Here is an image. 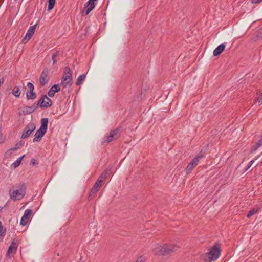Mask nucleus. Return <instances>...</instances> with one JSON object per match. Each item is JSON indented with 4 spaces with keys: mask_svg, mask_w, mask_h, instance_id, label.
<instances>
[{
    "mask_svg": "<svg viewBox=\"0 0 262 262\" xmlns=\"http://www.w3.org/2000/svg\"><path fill=\"white\" fill-rule=\"evenodd\" d=\"M48 121L49 120L48 118H43L41 119V126L34 134L33 142H39L41 140L42 137L47 132Z\"/></svg>",
    "mask_w": 262,
    "mask_h": 262,
    "instance_id": "f257e3e1",
    "label": "nucleus"
},
{
    "mask_svg": "<svg viewBox=\"0 0 262 262\" xmlns=\"http://www.w3.org/2000/svg\"><path fill=\"white\" fill-rule=\"evenodd\" d=\"M221 253V250L220 245L215 244L209 249L207 253L208 256V262H211L217 260L220 257Z\"/></svg>",
    "mask_w": 262,
    "mask_h": 262,
    "instance_id": "f03ea898",
    "label": "nucleus"
},
{
    "mask_svg": "<svg viewBox=\"0 0 262 262\" xmlns=\"http://www.w3.org/2000/svg\"><path fill=\"white\" fill-rule=\"evenodd\" d=\"M10 199L13 201L20 200L23 199L26 193V187L24 184L20 186L18 189L15 190L11 192L9 191Z\"/></svg>",
    "mask_w": 262,
    "mask_h": 262,
    "instance_id": "7ed1b4c3",
    "label": "nucleus"
},
{
    "mask_svg": "<svg viewBox=\"0 0 262 262\" xmlns=\"http://www.w3.org/2000/svg\"><path fill=\"white\" fill-rule=\"evenodd\" d=\"M72 80V74L71 69L69 67L64 68V74L61 79V84L63 88L67 87L68 85H71V81Z\"/></svg>",
    "mask_w": 262,
    "mask_h": 262,
    "instance_id": "20e7f679",
    "label": "nucleus"
},
{
    "mask_svg": "<svg viewBox=\"0 0 262 262\" xmlns=\"http://www.w3.org/2000/svg\"><path fill=\"white\" fill-rule=\"evenodd\" d=\"M36 105H38V106H39L41 108H48L52 105V102L46 95H43L38 100Z\"/></svg>",
    "mask_w": 262,
    "mask_h": 262,
    "instance_id": "39448f33",
    "label": "nucleus"
},
{
    "mask_svg": "<svg viewBox=\"0 0 262 262\" xmlns=\"http://www.w3.org/2000/svg\"><path fill=\"white\" fill-rule=\"evenodd\" d=\"M35 129L36 125L35 123L33 122H30L25 127L21 138L22 139H26L28 138Z\"/></svg>",
    "mask_w": 262,
    "mask_h": 262,
    "instance_id": "423d86ee",
    "label": "nucleus"
},
{
    "mask_svg": "<svg viewBox=\"0 0 262 262\" xmlns=\"http://www.w3.org/2000/svg\"><path fill=\"white\" fill-rule=\"evenodd\" d=\"M202 157V155L199 154L198 156L193 158L192 161L187 165L186 170L187 173H190L191 170L197 166L200 159Z\"/></svg>",
    "mask_w": 262,
    "mask_h": 262,
    "instance_id": "0eeeda50",
    "label": "nucleus"
},
{
    "mask_svg": "<svg viewBox=\"0 0 262 262\" xmlns=\"http://www.w3.org/2000/svg\"><path fill=\"white\" fill-rule=\"evenodd\" d=\"M49 71L47 69H45L41 72L39 78V82L41 86H45L49 80Z\"/></svg>",
    "mask_w": 262,
    "mask_h": 262,
    "instance_id": "6e6552de",
    "label": "nucleus"
},
{
    "mask_svg": "<svg viewBox=\"0 0 262 262\" xmlns=\"http://www.w3.org/2000/svg\"><path fill=\"white\" fill-rule=\"evenodd\" d=\"M38 107V105L34 104L31 106H25L23 107V109L18 113L19 115H26L32 113Z\"/></svg>",
    "mask_w": 262,
    "mask_h": 262,
    "instance_id": "1a4fd4ad",
    "label": "nucleus"
},
{
    "mask_svg": "<svg viewBox=\"0 0 262 262\" xmlns=\"http://www.w3.org/2000/svg\"><path fill=\"white\" fill-rule=\"evenodd\" d=\"M32 211L31 209H26L24 213L20 220V225L24 226L27 225L28 222L29 221L30 217L32 215Z\"/></svg>",
    "mask_w": 262,
    "mask_h": 262,
    "instance_id": "9d476101",
    "label": "nucleus"
},
{
    "mask_svg": "<svg viewBox=\"0 0 262 262\" xmlns=\"http://www.w3.org/2000/svg\"><path fill=\"white\" fill-rule=\"evenodd\" d=\"M36 25L32 26L29 27L28 30L25 36L23 39V42L26 43L32 37L35 32V30L36 28Z\"/></svg>",
    "mask_w": 262,
    "mask_h": 262,
    "instance_id": "9b49d317",
    "label": "nucleus"
},
{
    "mask_svg": "<svg viewBox=\"0 0 262 262\" xmlns=\"http://www.w3.org/2000/svg\"><path fill=\"white\" fill-rule=\"evenodd\" d=\"M108 174V173L106 171H105L103 173H102L101 174L99 177L98 179L95 183L94 186L99 190L100 188L102 186V183L107 177Z\"/></svg>",
    "mask_w": 262,
    "mask_h": 262,
    "instance_id": "f8f14e48",
    "label": "nucleus"
},
{
    "mask_svg": "<svg viewBox=\"0 0 262 262\" xmlns=\"http://www.w3.org/2000/svg\"><path fill=\"white\" fill-rule=\"evenodd\" d=\"M164 251H165V255L169 254L171 252H173L177 250L179 248V246H178L177 244H168V245L165 244V245H164Z\"/></svg>",
    "mask_w": 262,
    "mask_h": 262,
    "instance_id": "ddd939ff",
    "label": "nucleus"
},
{
    "mask_svg": "<svg viewBox=\"0 0 262 262\" xmlns=\"http://www.w3.org/2000/svg\"><path fill=\"white\" fill-rule=\"evenodd\" d=\"M95 7V4L92 0H89L85 4L83 13L88 15Z\"/></svg>",
    "mask_w": 262,
    "mask_h": 262,
    "instance_id": "4468645a",
    "label": "nucleus"
},
{
    "mask_svg": "<svg viewBox=\"0 0 262 262\" xmlns=\"http://www.w3.org/2000/svg\"><path fill=\"white\" fill-rule=\"evenodd\" d=\"M164 246L159 244L155 245L153 248V252L155 255H165V251H164Z\"/></svg>",
    "mask_w": 262,
    "mask_h": 262,
    "instance_id": "2eb2a0df",
    "label": "nucleus"
},
{
    "mask_svg": "<svg viewBox=\"0 0 262 262\" xmlns=\"http://www.w3.org/2000/svg\"><path fill=\"white\" fill-rule=\"evenodd\" d=\"M118 130L117 129L111 130L109 135L106 137L104 142H110L114 139L118 138Z\"/></svg>",
    "mask_w": 262,
    "mask_h": 262,
    "instance_id": "dca6fc26",
    "label": "nucleus"
},
{
    "mask_svg": "<svg viewBox=\"0 0 262 262\" xmlns=\"http://www.w3.org/2000/svg\"><path fill=\"white\" fill-rule=\"evenodd\" d=\"M225 43H222L218 46L213 51V55L214 56H217L220 55L225 50Z\"/></svg>",
    "mask_w": 262,
    "mask_h": 262,
    "instance_id": "f3484780",
    "label": "nucleus"
},
{
    "mask_svg": "<svg viewBox=\"0 0 262 262\" xmlns=\"http://www.w3.org/2000/svg\"><path fill=\"white\" fill-rule=\"evenodd\" d=\"M17 243L13 240L8 250L7 254L10 255L13 252L15 253L17 249Z\"/></svg>",
    "mask_w": 262,
    "mask_h": 262,
    "instance_id": "a211bd4d",
    "label": "nucleus"
},
{
    "mask_svg": "<svg viewBox=\"0 0 262 262\" xmlns=\"http://www.w3.org/2000/svg\"><path fill=\"white\" fill-rule=\"evenodd\" d=\"M262 145V133L259 140L254 144L252 149L251 152H254L257 150Z\"/></svg>",
    "mask_w": 262,
    "mask_h": 262,
    "instance_id": "6ab92c4d",
    "label": "nucleus"
},
{
    "mask_svg": "<svg viewBox=\"0 0 262 262\" xmlns=\"http://www.w3.org/2000/svg\"><path fill=\"white\" fill-rule=\"evenodd\" d=\"M36 98V94L34 91H27L26 92V98L28 100L35 99Z\"/></svg>",
    "mask_w": 262,
    "mask_h": 262,
    "instance_id": "aec40b11",
    "label": "nucleus"
},
{
    "mask_svg": "<svg viewBox=\"0 0 262 262\" xmlns=\"http://www.w3.org/2000/svg\"><path fill=\"white\" fill-rule=\"evenodd\" d=\"M86 78V75L85 74L80 75L77 78V81L76 82V84L77 85H81L83 82L84 81Z\"/></svg>",
    "mask_w": 262,
    "mask_h": 262,
    "instance_id": "412c9836",
    "label": "nucleus"
},
{
    "mask_svg": "<svg viewBox=\"0 0 262 262\" xmlns=\"http://www.w3.org/2000/svg\"><path fill=\"white\" fill-rule=\"evenodd\" d=\"M12 94L16 97L18 98L21 94V91L18 86H15L12 91Z\"/></svg>",
    "mask_w": 262,
    "mask_h": 262,
    "instance_id": "4be33fe9",
    "label": "nucleus"
},
{
    "mask_svg": "<svg viewBox=\"0 0 262 262\" xmlns=\"http://www.w3.org/2000/svg\"><path fill=\"white\" fill-rule=\"evenodd\" d=\"M24 157L25 155H23L22 156L19 157L15 161L12 163V166L13 168H15L17 167L20 164L21 161Z\"/></svg>",
    "mask_w": 262,
    "mask_h": 262,
    "instance_id": "5701e85b",
    "label": "nucleus"
},
{
    "mask_svg": "<svg viewBox=\"0 0 262 262\" xmlns=\"http://www.w3.org/2000/svg\"><path fill=\"white\" fill-rule=\"evenodd\" d=\"M6 229L3 228L1 222H0V242H1L5 235Z\"/></svg>",
    "mask_w": 262,
    "mask_h": 262,
    "instance_id": "b1692460",
    "label": "nucleus"
},
{
    "mask_svg": "<svg viewBox=\"0 0 262 262\" xmlns=\"http://www.w3.org/2000/svg\"><path fill=\"white\" fill-rule=\"evenodd\" d=\"M258 211V208H253L252 209H251L248 212V213L247 214V217L248 218L251 217L252 216H253L254 214H255Z\"/></svg>",
    "mask_w": 262,
    "mask_h": 262,
    "instance_id": "393cba45",
    "label": "nucleus"
},
{
    "mask_svg": "<svg viewBox=\"0 0 262 262\" xmlns=\"http://www.w3.org/2000/svg\"><path fill=\"white\" fill-rule=\"evenodd\" d=\"M55 4V0H48V10H51Z\"/></svg>",
    "mask_w": 262,
    "mask_h": 262,
    "instance_id": "a878e982",
    "label": "nucleus"
},
{
    "mask_svg": "<svg viewBox=\"0 0 262 262\" xmlns=\"http://www.w3.org/2000/svg\"><path fill=\"white\" fill-rule=\"evenodd\" d=\"M98 190L99 189L93 186L89 196V199H91L92 195L95 194Z\"/></svg>",
    "mask_w": 262,
    "mask_h": 262,
    "instance_id": "bb28decb",
    "label": "nucleus"
},
{
    "mask_svg": "<svg viewBox=\"0 0 262 262\" xmlns=\"http://www.w3.org/2000/svg\"><path fill=\"white\" fill-rule=\"evenodd\" d=\"M59 55V52H57L54 53L52 56V60L53 61V64H55L57 62L56 57Z\"/></svg>",
    "mask_w": 262,
    "mask_h": 262,
    "instance_id": "cd10ccee",
    "label": "nucleus"
},
{
    "mask_svg": "<svg viewBox=\"0 0 262 262\" xmlns=\"http://www.w3.org/2000/svg\"><path fill=\"white\" fill-rule=\"evenodd\" d=\"M51 89H52L53 90V91H54L55 93L56 92H58V91H60V86L58 84H54L51 88Z\"/></svg>",
    "mask_w": 262,
    "mask_h": 262,
    "instance_id": "c85d7f7f",
    "label": "nucleus"
},
{
    "mask_svg": "<svg viewBox=\"0 0 262 262\" xmlns=\"http://www.w3.org/2000/svg\"><path fill=\"white\" fill-rule=\"evenodd\" d=\"M27 88H28V91H34V86L32 83L31 82H28L27 84Z\"/></svg>",
    "mask_w": 262,
    "mask_h": 262,
    "instance_id": "c756f323",
    "label": "nucleus"
},
{
    "mask_svg": "<svg viewBox=\"0 0 262 262\" xmlns=\"http://www.w3.org/2000/svg\"><path fill=\"white\" fill-rule=\"evenodd\" d=\"M55 92L54 91H53V90L52 89H51V88L48 92V95L50 97H54L55 95Z\"/></svg>",
    "mask_w": 262,
    "mask_h": 262,
    "instance_id": "7c9ffc66",
    "label": "nucleus"
},
{
    "mask_svg": "<svg viewBox=\"0 0 262 262\" xmlns=\"http://www.w3.org/2000/svg\"><path fill=\"white\" fill-rule=\"evenodd\" d=\"M256 102L258 103V105H260L262 104V93L257 98Z\"/></svg>",
    "mask_w": 262,
    "mask_h": 262,
    "instance_id": "2f4dec72",
    "label": "nucleus"
},
{
    "mask_svg": "<svg viewBox=\"0 0 262 262\" xmlns=\"http://www.w3.org/2000/svg\"><path fill=\"white\" fill-rule=\"evenodd\" d=\"M254 162V160L250 161L248 163V165H247V166L245 169V171H246L247 170H248L251 167V166H252V165L253 164Z\"/></svg>",
    "mask_w": 262,
    "mask_h": 262,
    "instance_id": "473e14b6",
    "label": "nucleus"
},
{
    "mask_svg": "<svg viewBox=\"0 0 262 262\" xmlns=\"http://www.w3.org/2000/svg\"><path fill=\"white\" fill-rule=\"evenodd\" d=\"M256 36L257 38H260L262 36V27L258 30Z\"/></svg>",
    "mask_w": 262,
    "mask_h": 262,
    "instance_id": "72a5a7b5",
    "label": "nucleus"
},
{
    "mask_svg": "<svg viewBox=\"0 0 262 262\" xmlns=\"http://www.w3.org/2000/svg\"><path fill=\"white\" fill-rule=\"evenodd\" d=\"M145 260V258L143 256H140L139 257L137 260L135 262H144Z\"/></svg>",
    "mask_w": 262,
    "mask_h": 262,
    "instance_id": "f704fd0d",
    "label": "nucleus"
},
{
    "mask_svg": "<svg viewBox=\"0 0 262 262\" xmlns=\"http://www.w3.org/2000/svg\"><path fill=\"white\" fill-rule=\"evenodd\" d=\"M262 0H251V2L253 4H257L261 2Z\"/></svg>",
    "mask_w": 262,
    "mask_h": 262,
    "instance_id": "c9c22d12",
    "label": "nucleus"
},
{
    "mask_svg": "<svg viewBox=\"0 0 262 262\" xmlns=\"http://www.w3.org/2000/svg\"><path fill=\"white\" fill-rule=\"evenodd\" d=\"M31 163L32 165H34L36 164V160L34 159H32L31 161Z\"/></svg>",
    "mask_w": 262,
    "mask_h": 262,
    "instance_id": "e433bc0d",
    "label": "nucleus"
},
{
    "mask_svg": "<svg viewBox=\"0 0 262 262\" xmlns=\"http://www.w3.org/2000/svg\"><path fill=\"white\" fill-rule=\"evenodd\" d=\"M4 140L3 139H0V144L4 143Z\"/></svg>",
    "mask_w": 262,
    "mask_h": 262,
    "instance_id": "4c0bfd02",
    "label": "nucleus"
},
{
    "mask_svg": "<svg viewBox=\"0 0 262 262\" xmlns=\"http://www.w3.org/2000/svg\"><path fill=\"white\" fill-rule=\"evenodd\" d=\"M16 148H17V147H16V148H12V149H11V150H15Z\"/></svg>",
    "mask_w": 262,
    "mask_h": 262,
    "instance_id": "58836bf2",
    "label": "nucleus"
}]
</instances>
